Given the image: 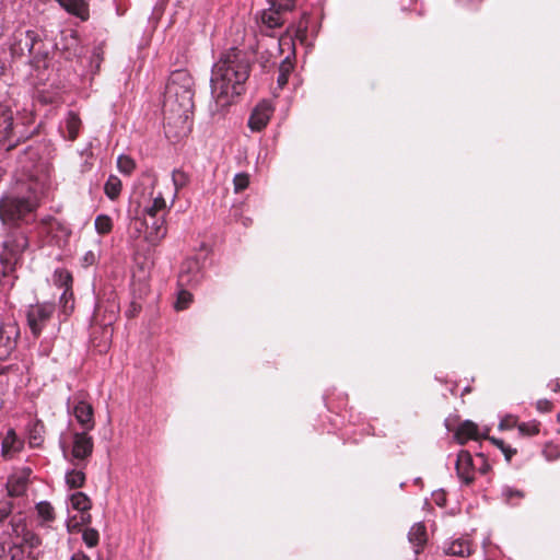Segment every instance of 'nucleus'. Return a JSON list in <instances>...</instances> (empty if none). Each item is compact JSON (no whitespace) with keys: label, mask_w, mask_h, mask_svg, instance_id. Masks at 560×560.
<instances>
[{"label":"nucleus","mask_w":560,"mask_h":560,"mask_svg":"<svg viewBox=\"0 0 560 560\" xmlns=\"http://www.w3.org/2000/svg\"><path fill=\"white\" fill-rule=\"evenodd\" d=\"M293 69L294 65L290 57H287L284 60L281 61V63L279 65V73L277 78V84L280 89H283L287 85L289 77Z\"/></svg>","instance_id":"nucleus-23"},{"label":"nucleus","mask_w":560,"mask_h":560,"mask_svg":"<svg viewBox=\"0 0 560 560\" xmlns=\"http://www.w3.org/2000/svg\"><path fill=\"white\" fill-rule=\"evenodd\" d=\"M13 369H14V365H12V364H10V365H0V376L5 375L7 373L12 371Z\"/></svg>","instance_id":"nucleus-54"},{"label":"nucleus","mask_w":560,"mask_h":560,"mask_svg":"<svg viewBox=\"0 0 560 560\" xmlns=\"http://www.w3.org/2000/svg\"><path fill=\"white\" fill-rule=\"evenodd\" d=\"M60 304L62 305L63 312L72 311L74 307L73 291L72 289L63 290L60 296Z\"/></svg>","instance_id":"nucleus-40"},{"label":"nucleus","mask_w":560,"mask_h":560,"mask_svg":"<svg viewBox=\"0 0 560 560\" xmlns=\"http://www.w3.org/2000/svg\"><path fill=\"white\" fill-rule=\"evenodd\" d=\"M36 510L38 515L46 522H51L55 520V510L52 505L47 501H42L37 503Z\"/></svg>","instance_id":"nucleus-32"},{"label":"nucleus","mask_w":560,"mask_h":560,"mask_svg":"<svg viewBox=\"0 0 560 560\" xmlns=\"http://www.w3.org/2000/svg\"><path fill=\"white\" fill-rule=\"evenodd\" d=\"M133 260L136 264V270L133 273L143 278H149L151 268L154 265L152 252L150 247H138L135 252Z\"/></svg>","instance_id":"nucleus-13"},{"label":"nucleus","mask_w":560,"mask_h":560,"mask_svg":"<svg viewBox=\"0 0 560 560\" xmlns=\"http://www.w3.org/2000/svg\"><path fill=\"white\" fill-rule=\"evenodd\" d=\"M408 540L415 547V553L419 555L423 551L428 542L427 527L422 522L416 523L411 526L408 533Z\"/></svg>","instance_id":"nucleus-16"},{"label":"nucleus","mask_w":560,"mask_h":560,"mask_svg":"<svg viewBox=\"0 0 560 560\" xmlns=\"http://www.w3.org/2000/svg\"><path fill=\"white\" fill-rule=\"evenodd\" d=\"M489 441L495 445L498 448L502 451L504 454V457L508 462H511L512 457L517 453L516 448L511 447L510 445H506L504 441L490 436L488 438Z\"/></svg>","instance_id":"nucleus-34"},{"label":"nucleus","mask_w":560,"mask_h":560,"mask_svg":"<svg viewBox=\"0 0 560 560\" xmlns=\"http://www.w3.org/2000/svg\"><path fill=\"white\" fill-rule=\"evenodd\" d=\"M82 540L89 548H94L100 542V534L95 528L86 527L82 530Z\"/></svg>","instance_id":"nucleus-31"},{"label":"nucleus","mask_w":560,"mask_h":560,"mask_svg":"<svg viewBox=\"0 0 560 560\" xmlns=\"http://www.w3.org/2000/svg\"><path fill=\"white\" fill-rule=\"evenodd\" d=\"M443 552L446 556L467 558L474 552V549L471 542L468 539L458 538L446 544L443 547Z\"/></svg>","instance_id":"nucleus-17"},{"label":"nucleus","mask_w":560,"mask_h":560,"mask_svg":"<svg viewBox=\"0 0 560 560\" xmlns=\"http://www.w3.org/2000/svg\"><path fill=\"white\" fill-rule=\"evenodd\" d=\"M91 514H83L82 517H81V523L84 524V525H88L91 523Z\"/></svg>","instance_id":"nucleus-55"},{"label":"nucleus","mask_w":560,"mask_h":560,"mask_svg":"<svg viewBox=\"0 0 560 560\" xmlns=\"http://www.w3.org/2000/svg\"><path fill=\"white\" fill-rule=\"evenodd\" d=\"M542 454L548 460H556L560 457V446L549 442L545 445Z\"/></svg>","instance_id":"nucleus-42"},{"label":"nucleus","mask_w":560,"mask_h":560,"mask_svg":"<svg viewBox=\"0 0 560 560\" xmlns=\"http://www.w3.org/2000/svg\"><path fill=\"white\" fill-rule=\"evenodd\" d=\"M249 186V175L247 173H238L233 178L234 192L240 194Z\"/></svg>","instance_id":"nucleus-36"},{"label":"nucleus","mask_w":560,"mask_h":560,"mask_svg":"<svg viewBox=\"0 0 560 560\" xmlns=\"http://www.w3.org/2000/svg\"><path fill=\"white\" fill-rule=\"evenodd\" d=\"M94 56H96L100 61L102 60L100 52H95Z\"/></svg>","instance_id":"nucleus-56"},{"label":"nucleus","mask_w":560,"mask_h":560,"mask_svg":"<svg viewBox=\"0 0 560 560\" xmlns=\"http://www.w3.org/2000/svg\"><path fill=\"white\" fill-rule=\"evenodd\" d=\"M70 560H91V558L83 551H77L75 553L72 555Z\"/></svg>","instance_id":"nucleus-52"},{"label":"nucleus","mask_w":560,"mask_h":560,"mask_svg":"<svg viewBox=\"0 0 560 560\" xmlns=\"http://www.w3.org/2000/svg\"><path fill=\"white\" fill-rule=\"evenodd\" d=\"M252 62L248 54L237 47L223 51L211 73V94L218 109L230 106L245 92Z\"/></svg>","instance_id":"nucleus-1"},{"label":"nucleus","mask_w":560,"mask_h":560,"mask_svg":"<svg viewBox=\"0 0 560 560\" xmlns=\"http://www.w3.org/2000/svg\"><path fill=\"white\" fill-rule=\"evenodd\" d=\"M455 439L460 445L466 444L469 440H479L478 425L470 420L463 421L455 432Z\"/></svg>","instance_id":"nucleus-19"},{"label":"nucleus","mask_w":560,"mask_h":560,"mask_svg":"<svg viewBox=\"0 0 560 560\" xmlns=\"http://www.w3.org/2000/svg\"><path fill=\"white\" fill-rule=\"evenodd\" d=\"M95 229L98 234H108L113 229V221L106 214H100L95 219Z\"/></svg>","instance_id":"nucleus-33"},{"label":"nucleus","mask_w":560,"mask_h":560,"mask_svg":"<svg viewBox=\"0 0 560 560\" xmlns=\"http://www.w3.org/2000/svg\"><path fill=\"white\" fill-rule=\"evenodd\" d=\"M166 207V201L164 199V197L162 196V194H159V196H156L154 199H153V202L152 205L147 209V213L150 215V217H156L158 213L160 211H162L163 209H165Z\"/></svg>","instance_id":"nucleus-39"},{"label":"nucleus","mask_w":560,"mask_h":560,"mask_svg":"<svg viewBox=\"0 0 560 560\" xmlns=\"http://www.w3.org/2000/svg\"><path fill=\"white\" fill-rule=\"evenodd\" d=\"M5 533L22 546H27L31 549L37 548L42 544L40 537L27 528L25 517L22 514L11 517Z\"/></svg>","instance_id":"nucleus-7"},{"label":"nucleus","mask_w":560,"mask_h":560,"mask_svg":"<svg viewBox=\"0 0 560 560\" xmlns=\"http://www.w3.org/2000/svg\"><path fill=\"white\" fill-rule=\"evenodd\" d=\"M141 304L133 301L130 305V310L127 312V316L130 318L135 317L141 311Z\"/></svg>","instance_id":"nucleus-50"},{"label":"nucleus","mask_w":560,"mask_h":560,"mask_svg":"<svg viewBox=\"0 0 560 560\" xmlns=\"http://www.w3.org/2000/svg\"><path fill=\"white\" fill-rule=\"evenodd\" d=\"M517 429L523 436H535L540 432V422L532 420L517 424Z\"/></svg>","instance_id":"nucleus-30"},{"label":"nucleus","mask_w":560,"mask_h":560,"mask_svg":"<svg viewBox=\"0 0 560 560\" xmlns=\"http://www.w3.org/2000/svg\"><path fill=\"white\" fill-rule=\"evenodd\" d=\"M56 307L54 303H37L30 305L26 312L27 325L34 337H39L42 331L51 322Z\"/></svg>","instance_id":"nucleus-6"},{"label":"nucleus","mask_w":560,"mask_h":560,"mask_svg":"<svg viewBox=\"0 0 560 560\" xmlns=\"http://www.w3.org/2000/svg\"><path fill=\"white\" fill-rule=\"evenodd\" d=\"M22 260L21 247H1L0 250V265L2 267V275L8 276L13 272Z\"/></svg>","instance_id":"nucleus-12"},{"label":"nucleus","mask_w":560,"mask_h":560,"mask_svg":"<svg viewBox=\"0 0 560 560\" xmlns=\"http://www.w3.org/2000/svg\"><path fill=\"white\" fill-rule=\"evenodd\" d=\"M68 530L70 533L80 532L81 530V524L80 523L72 524L71 522H69L68 523Z\"/></svg>","instance_id":"nucleus-53"},{"label":"nucleus","mask_w":560,"mask_h":560,"mask_svg":"<svg viewBox=\"0 0 560 560\" xmlns=\"http://www.w3.org/2000/svg\"><path fill=\"white\" fill-rule=\"evenodd\" d=\"M281 13L282 12L275 10L270 7L269 10L264 11L261 14L262 24L268 28H277L282 26L283 19L281 16Z\"/></svg>","instance_id":"nucleus-21"},{"label":"nucleus","mask_w":560,"mask_h":560,"mask_svg":"<svg viewBox=\"0 0 560 560\" xmlns=\"http://www.w3.org/2000/svg\"><path fill=\"white\" fill-rule=\"evenodd\" d=\"M11 503L0 501V523H2L11 513Z\"/></svg>","instance_id":"nucleus-49"},{"label":"nucleus","mask_w":560,"mask_h":560,"mask_svg":"<svg viewBox=\"0 0 560 560\" xmlns=\"http://www.w3.org/2000/svg\"><path fill=\"white\" fill-rule=\"evenodd\" d=\"M88 432H75L73 434L71 455L78 460H86L93 454L94 441Z\"/></svg>","instance_id":"nucleus-9"},{"label":"nucleus","mask_w":560,"mask_h":560,"mask_svg":"<svg viewBox=\"0 0 560 560\" xmlns=\"http://www.w3.org/2000/svg\"><path fill=\"white\" fill-rule=\"evenodd\" d=\"M10 436L15 438V433H14L13 430H10V432L7 435V438L2 442V451H3V453L8 452L9 447H10V442H9Z\"/></svg>","instance_id":"nucleus-51"},{"label":"nucleus","mask_w":560,"mask_h":560,"mask_svg":"<svg viewBox=\"0 0 560 560\" xmlns=\"http://www.w3.org/2000/svg\"><path fill=\"white\" fill-rule=\"evenodd\" d=\"M85 480V474L81 469H72L66 474V483L71 489L82 488Z\"/></svg>","instance_id":"nucleus-27"},{"label":"nucleus","mask_w":560,"mask_h":560,"mask_svg":"<svg viewBox=\"0 0 560 560\" xmlns=\"http://www.w3.org/2000/svg\"><path fill=\"white\" fill-rule=\"evenodd\" d=\"M2 174H3V172H2V170L0 168V178L2 177Z\"/></svg>","instance_id":"nucleus-58"},{"label":"nucleus","mask_w":560,"mask_h":560,"mask_svg":"<svg viewBox=\"0 0 560 560\" xmlns=\"http://www.w3.org/2000/svg\"><path fill=\"white\" fill-rule=\"evenodd\" d=\"M20 328L15 323H4L0 326V360H8L15 350Z\"/></svg>","instance_id":"nucleus-8"},{"label":"nucleus","mask_w":560,"mask_h":560,"mask_svg":"<svg viewBox=\"0 0 560 560\" xmlns=\"http://www.w3.org/2000/svg\"><path fill=\"white\" fill-rule=\"evenodd\" d=\"M501 497L505 504L510 506H518L521 501L525 498V492L512 487H504Z\"/></svg>","instance_id":"nucleus-20"},{"label":"nucleus","mask_w":560,"mask_h":560,"mask_svg":"<svg viewBox=\"0 0 560 560\" xmlns=\"http://www.w3.org/2000/svg\"><path fill=\"white\" fill-rule=\"evenodd\" d=\"M73 415L85 431L94 429V410L91 404L80 400L73 408Z\"/></svg>","instance_id":"nucleus-15"},{"label":"nucleus","mask_w":560,"mask_h":560,"mask_svg":"<svg viewBox=\"0 0 560 560\" xmlns=\"http://www.w3.org/2000/svg\"><path fill=\"white\" fill-rule=\"evenodd\" d=\"M71 505L80 512H88L92 508L91 499L84 492H75L70 497Z\"/></svg>","instance_id":"nucleus-26"},{"label":"nucleus","mask_w":560,"mask_h":560,"mask_svg":"<svg viewBox=\"0 0 560 560\" xmlns=\"http://www.w3.org/2000/svg\"><path fill=\"white\" fill-rule=\"evenodd\" d=\"M54 283L59 287L63 288V290L72 289L73 284V278L70 271L59 268L56 269L54 272Z\"/></svg>","instance_id":"nucleus-25"},{"label":"nucleus","mask_w":560,"mask_h":560,"mask_svg":"<svg viewBox=\"0 0 560 560\" xmlns=\"http://www.w3.org/2000/svg\"><path fill=\"white\" fill-rule=\"evenodd\" d=\"M117 167L121 173L130 175L136 167V163L130 156L120 155L117 160Z\"/></svg>","instance_id":"nucleus-35"},{"label":"nucleus","mask_w":560,"mask_h":560,"mask_svg":"<svg viewBox=\"0 0 560 560\" xmlns=\"http://www.w3.org/2000/svg\"><path fill=\"white\" fill-rule=\"evenodd\" d=\"M96 260H97V256L95 255V253L92 250H89L88 253H85V255L82 258V266L83 267L92 266L96 262Z\"/></svg>","instance_id":"nucleus-48"},{"label":"nucleus","mask_w":560,"mask_h":560,"mask_svg":"<svg viewBox=\"0 0 560 560\" xmlns=\"http://www.w3.org/2000/svg\"><path fill=\"white\" fill-rule=\"evenodd\" d=\"M9 50L13 58L30 57L34 68H47L49 51L36 30L16 28L9 39Z\"/></svg>","instance_id":"nucleus-3"},{"label":"nucleus","mask_w":560,"mask_h":560,"mask_svg":"<svg viewBox=\"0 0 560 560\" xmlns=\"http://www.w3.org/2000/svg\"><path fill=\"white\" fill-rule=\"evenodd\" d=\"M31 470H23L9 477L7 482L8 494L11 498H19L25 494L28 486Z\"/></svg>","instance_id":"nucleus-14"},{"label":"nucleus","mask_w":560,"mask_h":560,"mask_svg":"<svg viewBox=\"0 0 560 560\" xmlns=\"http://www.w3.org/2000/svg\"><path fill=\"white\" fill-rule=\"evenodd\" d=\"M455 469H456L458 478L466 486H470L474 483L476 467L474 464L472 456L468 451L462 450L457 454Z\"/></svg>","instance_id":"nucleus-10"},{"label":"nucleus","mask_w":560,"mask_h":560,"mask_svg":"<svg viewBox=\"0 0 560 560\" xmlns=\"http://www.w3.org/2000/svg\"><path fill=\"white\" fill-rule=\"evenodd\" d=\"M553 408V405L550 400L548 399H539L537 402H536V409L539 411V412H550Z\"/></svg>","instance_id":"nucleus-46"},{"label":"nucleus","mask_w":560,"mask_h":560,"mask_svg":"<svg viewBox=\"0 0 560 560\" xmlns=\"http://www.w3.org/2000/svg\"><path fill=\"white\" fill-rule=\"evenodd\" d=\"M2 407V400L0 399V408Z\"/></svg>","instance_id":"nucleus-59"},{"label":"nucleus","mask_w":560,"mask_h":560,"mask_svg":"<svg viewBox=\"0 0 560 560\" xmlns=\"http://www.w3.org/2000/svg\"><path fill=\"white\" fill-rule=\"evenodd\" d=\"M270 7L280 12H287L293 10L295 7V0H269Z\"/></svg>","instance_id":"nucleus-41"},{"label":"nucleus","mask_w":560,"mask_h":560,"mask_svg":"<svg viewBox=\"0 0 560 560\" xmlns=\"http://www.w3.org/2000/svg\"><path fill=\"white\" fill-rule=\"evenodd\" d=\"M194 81L187 70H176L171 73L165 86L163 112L167 125L172 117L179 122H186L188 113L194 108Z\"/></svg>","instance_id":"nucleus-2"},{"label":"nucleus","mask_w":560,"mask_h":560,"mask_svg":"<svg viewBox=\"0 0 560 560\" xmlns=\"http://www.w3.org/2000/svg\"><path fill=\"white\" fill-rule=\"evenodd\" d=\"M165 234H166V228L161 224L154 229V233L150 232L149 236H147L145 240L151 243H155V242L160 241L161 238H163L165 236Z\"/></svg>","instance_id":"nucleus-43"},{"label":"nucleus","mask_w":560,"mask_h":560,"mask_svg":"<svg viewBox=\"0 0 560 560\" xmlns=\"http://www.w3.org/2000/svg\"><path fill=\"white\" fill-rule=\"evenodd\" d=\"M38 207L37 197L30 187L26 194L11 191L0 199V219L4 224L25 221Z\"/></svg>","instance_id":"nucleus-4"},{"label":"nucleus","mask_w":560,"mask_h":560,"mask_svg":"<svg viewBox=\"0 0 560 560\" xmlns=\"http://www.w3.org/2000/svg\"><path fill=\"white\" fill-rule=\"evenodd\" d=\"M81 124L82 122L79 115L74 112H69L66 119V128L68 131V139L70 141H74L78 138Z\"/></svg>","instance_id":"nucleus-22"},{"label":"nucleus","mask_w":560,"mask_h":560,"mask_svg":"<svg viewBox=\"0 0 560 560\" xmlns=\"http://www.w3.org/2000/svg\"><path fill=\"white\" fill-rule=\"evenodd\" d=\"M192 302V294L186 290L179 291L175 302L176 311H184L189 307Z\"/></svg>","instance_id":"nucleus-37"},{"label":"nucleus","mask_w":560,"mask_h":560,"mask_svg":"<svg viewBox=\"0 0 560 560\" xmlns=\"http://www.w3.org/2000/svg\"><path fill=\"white\" fill-rule=\"evenodd\" d=\"M517 419L515 417L508 416L500 422V429H512L517 427Z\"/></svg>","instance_id":"nucleus-47"},{"label":"nucleus","mask_w":560,"mask_h":560,"mask_svg":"<svg viewBox=\"0 0 560 560\" xmlns=\"http://www.w3.org/2000/svg\"><path fill=\"white\" fill-rule=\"evenodd\" d=\"M69 14L86 21L90 18L89 3L85 0H57Z\"/></svg>","instance_id":"nucleus-18"},{"label":"nucleus","mask_w":560,"mask_h":560,"mask_svg":"<svg viewBox=\"0 0 560 560\" xmlns=\"http://www.w3.org/2000/svg\"><path fill=\"white\" fill-rule=\"evenodd\" d=\"M30 137L31 133L14 121L11 104L0 102V143H8L7 151H11Z\"/></svg>","instance_id":"nucleus-5"},{"label":"nucleus","mask_w":560,"mask_h":560,"mask_svg":"<svg viewBox=\"0 0 560 560\" xmlns=\"http://www.w3.org/2000/svg\"><path fill=\"white\" fill-rule=\"evenodd\" d=\"M132 292L139 299H142L147 296L150 292V287L148 283L149 278H143L141 276H137V273H133L132 276Z\"/></svg>","instance_id":"nucleus-28"},{"label":"nucleus","mask_w":560,"mask_h":560,"mask_svg":"<svg viewBox=\"0 0 560 560\" xmlns=\"http://www.w3.org/2000/svg\"><path fill=\"white\" fill-rule=\"evenodd\" d=\"M477 458L480 459V466L476 468L481 475H487L491 470V466L488 463L486 456L482 453L477 454Z\"/></svg>","instance_id":"nucleus-44"},{"label":"nucleus","mask_w":560,"mask_h":560,"mask_svg":"<svg viewBox=\"0 0 560 560\" xmlns=\"http://www.w3.org/2000/svg\"><path fill=\"white\" fill-rule=\"evenodd\" d=\"M121 191V182L117 176H109L104 186L105 195L110 199L115 200L118 198Z\"/></svg>","instance_id":"nucleus-29"},{"label":"nucleus","mask_w":560,"mask_h":560,"mask_svg":"<svg viewBox=\"0 0 560 560\" xmlns=\"http://www.w3.org/2000/svg\"><path fill=\"white\" fill-rule=\"evenodd\" d=\"M45 425L36 421L30 430L28 443L32 447H39L44 443Z\"/></svg>","instance_id":"nucleus-24"},{"label":"nucleus","mask_w":560,"mask_h":560,"mask_svg":"<svg viewBox=\"0 0 560 560\" xmlns=\"http://www.w3.org/2000/svg\"><path fill=\"white\" fill-rule=\"evenodd\" d=\"M172 180L175 186V190L178 191L188 184L189 177L182 170H174L172 173Z\"/></svg>","instance_id":"nucleus-38"},{"label":"nucleus","mask_w":560,"mask_h":560,"mask_svg":"<svg viewBox=\"0 0 560 560\" xmlns=\"http://www.w3.org/2000/svg\"><path fill=\"white\" fill-rule=\"evenodd\" d=\"M307 36V23L303 22V20L300 21L296 30H295V37L299 38L301 42H303Z\"/></svg>","instance_id":"nucleus-45"},{"label":"nucleus","mask_w":560,"mask_h":560,"mask_svg":"<svg viewBox=\"0 0 560 560\" xmlns=\"http://www.w3.org/2000/svg\"><path fill=\"white\" fill-rule=\"evenodd\" d=\"M273 108L268 101H262L253 109L249 119L248 127L252 131H261L268 125Z\"/></svg>","instance_id":"nucleus-11"},{"label":"nucleus","mask_w":560,"mask_h":560,"mask_svg":"<svg viewBox=\"0 0 560 560\" xmlns=\"http://www.w3.org/2000/svg\"><path fill=\"white\" fill-rule=\"evenodd\" d=\"M557 419L560 422V412L557 415Z\"/></svg>","instance_id":"nucleus-57"}]
</instances>
